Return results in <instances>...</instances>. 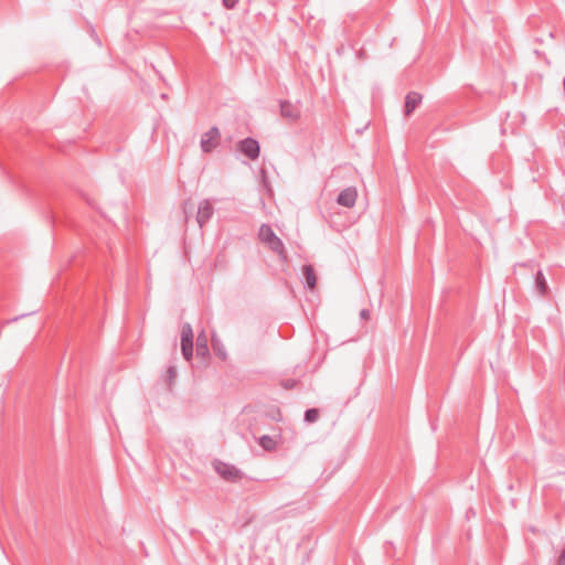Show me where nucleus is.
Instances as JSON below:
<instances>
[{"instance_id":"nucleus-13","label":"nucleus","mask_w":565,"mask_h":565,"mask_svg":"<svg viewBox=\"0 0 565 565\" xmlns=\"http://www.w3.org/2000/svg\"><path fill=\"white\" fill-rule=\"evenodd\" d=\"M181 352L186 361H190L193 355V341L181 340Z\"/></svg>"},{"instance_id":"nucleus-12","label":"nucleus","mask_w":565,"mask_h":565,"mask_svg":"<svg viewBox=\"0 0 565 565\" xmlns=\"http://www.w3.org/2000/svg\"><path fill=\"white\" fill-rule=\"evenodd\" d=\"M258 443L266 451H274L277 448V441L268 435L262 436Z\"/></svg>"},{"instance_id":"nucleus-16","label":"nucleus","mask_w":565,"mask_h":565,"mask_svg":"<svg viewBox=\"0 0 565 565\" xmlns=\"http://www.w3.org/2000/svg\"><path fill=\"white\" fill-rule=\"evenodd\" d=\"M175 377H177V369H175V366L171 365L167 370V382H168L169 386L172 385Z\"/></svg>"},{"instance_id":"nucleus-1","label":"nucleus","mask_w":565,"mask_h":565,"mask_svg":"<svg viewBox=\"0 0 565 565\" xmlns=\"http://www.w3.org/2000/svg\"><path fill=\"white\" fill-rule=\"evenodd\" d=\"M259 241L271 252L276 253L281 259L287 258V253L282 241L275 234L271 226L262 224L258 231Z\"/></svg>"},{"instance_id":"nucleus-15","label":"nucleus","mask_w":565,"mask_h":565,"mask_svg":"<svg viewBox=\"0 0 565 565\" xmlns=\"http://www.w3.org/2000/svg\"><path fill=\"white\" fill-rule=\"evenodd\" d=\"M319 412L317 408H309L305 412V420L308 423H313L318 419Z\"/></svg>"},{"instance_id":"nucleus-19","label":"nucleus","mask_w":565,"mask_h":565,"mask_svg":"<svg viewBox=\"0 0 565 565\" xmlns=\"http://www.w3.org/2000/svg\"><path fill=\"white\" fill-rule=\"evenodd\" d=\"M239 0H222L223 6L226 9H234Z\"/></svg>"},{"instance_id":"nucleus-22","label":"nucleus","mask_w":565,"mask_h":565,"mask_svg":"<svg viewBox=\"0 0 565 565\" xmlns=\"http://www.w3.org/2000/svg\"><path fill=\"white\" fill-rule=\"evenodd\" d=\"M28 315H21V316H18V317H14L13 319L9 320L8 322H15L18 321L19 319L23 318V317H26Z\"/></svg>"},{"instance_id":"nucleus-18","label":"nucleus","mask_w":565,"mask_h":565,"mask_svg":"<svg viewBox=\"0 0 565 565\" xmlns=\"http://www.w3.org/2000/svg\"><path fill=\"white\" fill-rule=\"evenodd\" d=\"M213 348H214V351H215V354L222 359V360H225L226 359V352L223 348H220L218 345H216V343H213Z\"/></svg>"},{"instance_id":"nucleus-5","label":"nucleus","mask_w":565,"mask_h":565,"mask_svg":"<svg viewBox=\"0 0 565 565\" xmlns=\"http://www.w3.org/2000/svg\"><path fill=\"white\" fill-rule=\"evenodd\" d=\"M280 116L288 122L294 124L300 119L301 110L296 104H292L289 100H281Z\"/></svg>"},{"instance_id":"nucleus-10","label":"nucleus","mask_w":565,"mask_h":565,"mask_svg":"<svg viewBox=\"0 0 565 565\" xmlns=\"http://www.w3.org/2000/svg\"><path fill=\"white\" fill-rule=\"evenodd\" d=\"M306 285L309 289H315L317 285V276L312 265H305L302 268Z\"/></svg>"},{"instance_id":"nucleus-17","label":"nucleus","mask_w":565,"mask_h":565,"mask_svg":"<svg viewBox=\"0 0 565 565\" xmlns=\"http://www.w3.org/2000/svg\"><path fill=\"white\" fill-rule=\"evenodd\" d=\"M298 384V381L297 380H294V379H290V380H285L281 382V385L284 386V388L286 390H291L294 388L296 385Z\"/></svg>"},{"instance_id":"nucleus-3","label":"nucleus","mask_w":565,"mask_h":565,"mask_svg":"<svg viewBox=\"0 0 565 565\" xmlns=\"http://www.w3.org/2000/svg\"><path fill=\"white\" fill-rule=\"evenodd\" d=\"M214 469L224 480L230 482H236L241 480L243 476L235 466L222 461H215Z\"/></svg>"},{"instance_id":"nucleus-21","label":"nucleus","mask_w":565,"mask_h":565,"mask_svg":"<svg viewBox=\"0 0 565 565\" xmlns=\"http://www.w3.org/2000/svg\"><path fill=\"white\" fill-rule=\"evenodd\" d=\"M556 565H565V548L559 554Z\"/></svg>"},{"instance_id":"nucleus-7","label":"nucleus","mask_w":565,"mask_h":565,"mask_svg":"<svg viewBox=\"0 0 565 565\" xmlns=\"http://www.w3.org/2000/svg\"><path fill=\"white\" fill-rule=\"evenodd\" d=\"M358 198V191L354 186H349L344 190H342L338 198L337 203L339 205H342L344 207H353Z\"/></svg>"},{"instance_id":"nucleus-14","label":"nucleus","mask_w":565,"mask_h":565,"mask_svg":"<svg viewBox=\"0 0 565 565\" xmlns=\"http://www.w3.org/2000/svg\"><path fill=\"white\" fill-rule=\"evenodd\" d=\"M181 340L193 341V330L190 323H184L182 326Z\"/></svg>"},{"instance_id":"nucleus-8","label":"nucleus","mask_w":565,"mask_h":565,"mask_svg":"<svg viewBox=\"0 0 565 565\" xmlns=\"http://www.w3.org/2000/svg\"><path fill=\"white\" fill-rule=\"evenodd\" d=\"M420 102L422 95L419 93H408L405 98V115L411 116V114L418 107Z\"/></svg>"},{"instance_id":"nucleus-2","label":"nucleus","mask_w":565,"mask_h":565,"mask_svg":"<svg viewBox=\"0 0 565 565\" xmlns=\"http://www.w3.org/2000/svg\"><path fill=\"white\" fill-rule=\"evenodd\" d=\"M221 139V132L217 127H211L206 132H204L201 137V149L203 152L209 153L214 150Z\"/></svg>"},{"instance_id":"nucleus-4","label":"nucleus","mask_w":565,"mask_h":565,"mask_svg":"<svg viewBox=\"0 0 565 565\" xmlns=\"http://www.w3.org/2000/svg\"><path fill=\"white\" fill-rule=\"evenodd\" d=\"M238 150L250 160L259 157V143L254 138H245L238 142Z\"/></svg>"},{"instance_id":"nucleus-6","label":"nucleus","mask_w":565,"mask_h":565,"mask_svg":"<svg viewBox=\"0 0 565 565\" xmlns=\"http://www.w3.org/2000/svg\"><path fill=\"white\" fill-rule=\"evenodd\" d=\"M214 207L210 200H202L198 206L196 222L202 228L213 216Z\"/></svg>"},{"instance_id":"nucleus-9","label":"nucleus","mask_w":565,"mask_h":565,"mask_svg":"<svg viewBox=\"0 0 565 565\" xmlns=\"http://www.w3.org/2000/svg\"><path fill=\"white\" fill-rule=\"evenodd\" d=\"M535 288H536L537 294L541 297H546L550 292L547 281H546L542 270H539L535 275Z\"/></svg>"},{"instance_id":"nucleus-11","label":"nucleus","mask_w":565,"mask_h":565,"mask_svg":"<svg viewBox=\"0 0 565 565\" xmlns=\"http://www.w3.org/2000/svg\"><path fill=\"white\" fill-rule=\"evenodd\" d=\"M196 355L201 358L209 355L207 338L204 332L196 337Z\"/></svg>"},{"instance_id":"nucleus-20","label":"nucleus","mask_w":565,"mask_h":565,"mask_svg":"<svg viewBox=\"0 0 565 565\" xmlns=\"http://www.w3.org/2000/svg\"><path fill=\"white\" fill-rule=\"evenodd\" d=\"M370 316H371V312L367 310V309H362L360 311V317L361 319L363 320H369L370 319Z\"/></svg>"}]
</instances>
